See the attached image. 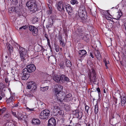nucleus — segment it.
<instances>
[{
    "label": "nucleus",
    "instance_id": "nucleus-1",
    "mask_svg": "<svg viewBox=\"0 0 126 126\" xmlns=\"http://www.w3.org/2000/svg\"><path fill=\"white\" fill-rule=\"evenodd\" d=\"M26 5L33 13L38 10L37 6L35 0H30L28 1L26 3Z\"/></svg>",
    "mask_w": 126,
    "mask_h": 126
},
{
    "label": "nucleus",
    "instance_id": "nucleus-2",
    "mask_svg": "<svg viewBox=\"0 0 126 126\" xmlns=\"http://www.w3.org/2000/svg\"><path fill=\"white\" fill-rule=\"evenodd\" d=\"M50 110L47 109H45L42 111L39 115V118L42 120H47L50 116Z\"/></svg>",
    "mask_w": 126,
    "mask_h": 126
},
{
    "label": "nucleus",
    "instance_id": "nucleus-3",
    "mask_svg": "<svg viewBox=\"0 0 126 126\" xmlns=\"http://www.w3.org/2000/svg\"><path fill=\"white\" fill-rule=\"evenodd\" d=\"M89 77L90 81L91 83L93 82L95 84H97L98 83V82L97 81V79L96 77V74L95 71L94 69H92L90 71Z\"/></svg>",
    "mask_w": 126,
    "mask_h": 126
},
{
    "label": "nucleus",
    "instance_id": "nucleus-4",
    "mask_svg": "<svg viewBox=\"0 0 126 126\" xmlns=\"http://www.w3.org/2000/svg\"><path fill=\"white\" fill-rule=\"evenodd\" d=\"M36 67L33 64H31L26 66V68L24 69L26 70V71L28 73H30L34 72L35 70Z\"/></svg>",
    "mask_w": 126,
    "mask_h": 126
},
{
    "label": "nucleus",
    "instance_id": "nucleus-5",
    "mask_svg": "<svg viewBox=\"0 0 126 126\" xmlns=\"http://www.w3.org/2000/svg\"><path fill=\"white\" fill-rule=\"evenodd\" d=\"M26 69H23L22 72L23 73V75H22L21 79L22 80H26L29 78L30 76V73H28L26 71Z\"/></svg>",
    "mask_w": 126,
    "mask_h": 126
},
{
    "label": "nucleus",
    "instance_id": "nucleus-6",
    "mask_svg": "<svg viewBox=\"0 0 126 126\" xmlns=\"http://www.w3.org/2000/svg\"><path fill=\"white\" fill-rule=\"evenodd\" d=\"M63 86L57 84L55 87V91L56 94H60V92L62 91Z\"/></svg>",
    "mask_w": 126,
    "mask_h": 126
},
{
    "label": "nucleus",
    "instance_id": "nucleus-7",
    "mask_svg": "<svg viewBox=\"0 0 126 126\" xmlns=\"http://www.w3.org/2000/svg\"><path fill=\"white\" fill-rule=\"evenodd\" d=\"M56 125V120L54 118L51 117L48 120L47 126H55Z\"/></svg>",
    "mask_w": 126,
    "mask_h": 126
},
{
    "label": "nucleus",
    "instance_id": "nucleus-8",
    "mask_svg": "<svg viewBox=\"0 0 126 126\" xmlns=\"http://www.w3.org/2000/svg\"><path fill=\"white\" fill-rule=\"evenodd\" d=\"M79 16L82 20H84L87 18V16L86 12L78 13Z\"/></svg>",
    "mask_w": 126,
    "mask_h": 126
},
{
    "label": "nucleus",
    "instance_id": "nucleus-9",
    "mask_svg": "<svg viewBox=\"0 0 126 126\" xmlns=\"http://www.w3.org/2000/svg\"><path fill=\"white\" fill-rule=\"evenodd\" d=\"M65 97L64 101L65 102H69L73 99L72 95L70 94H68Z\"/></svg>",
    "mask_w": 126,
    "mask_h": 126
},
{
    "label": "nucleus",
    "instance_id": "nucleus-10",
    "mask_svg": "<svg viewBox=\"0 0 126 126\" xmlns=\"http://www.w3.org/2000/svg\"><path fill=\"white\" fill-rule=\"evenodd\" d=\"M61 81L62 83H64L65 82H68L69 81V79L66 76L62 75L60 76Z\"/></svg>",
    "mask_w": 126,
    "mask_h": 126
},
{
    "label": "nucleus",
    "instance_id": "nucleus-11",
    "mask_svg": "<svg viewBox=\"0 0 126 126\" xmlns=\"http://www.w3.org/2000/svg\"><path fill=\"white\" fill-rule=\"evenodd\" d=\"M57 99L61 102L64 101L65 96L63 95L62 94L60 93L56 95Z\"/></svg>",
    "mask_w": 126,
    "mask_h": 126
},
{
    "label": "nucleus",
    "instance_id": "nucleus-12",
    "mask_svg": "<svg viewBox=\"0 0 126 126\" xmlns=\"http://www.w3.org/2000/svg\"><path fill=\"white\" fill-rule=\"evenodd\" d=\"M94 54L95 56L99 60H100L101 59V56L100 53L99 51L97 50H95L94 51Z\"/></svg>",
    "mask_w": 126,
    "mask_h": 126
},
{
    "label": "nucleus",
    "instance_id": "nucleus-13",
    "mask_svg": "<svg viewBox=\"0 0 126 126\" xmlns=\"http://www.w3.org/2000/svg\"><path fill=\"white\" fill-rule=\"evenodd\" d=\"M78 53L79 55H81L79 56L81 58V59H83L87 54L86 51L84 50H80L79 51Z\"/></svg>",
    "mask_w": 126,
    "mask_h": 126
},
{
    "label": "nucleus",
    "instance_id": "nucleus-14",
    "mask_svg": "<svg viewBox=\"0 0 126 126\" xmlns=\"http://www.w3.org/2000/svg\"><path fill=\"white\" fill-rule=\"evenodd\" d=\"M63 3L61 1L59 2L58 3H57L56 6L57 9L60 11H62L63 10Z\"/></svg>",
    "mask_w": 126,
    "mask_h": 126
},
{
    "label": "nucleus",
    "instance_id": "nucleus-15",
    "mask_svg": "<svg viewBox=\"0 0 126 126\" xmlns=\"http://www.w3.org/2000/svg\"><path fill=\"white\" fill-rule=\"evenodd\" d=\"M20 56L21 58V61H24L25 60L26 58H27L28 57L27 52H25V53L20 54Z\"/></svg>",
    "mask_w": 126,
    "mask_h": 126
},
{
    "label": "nucleus",
    "instance_id": "nucleus-16",
    "mask_svg": "<svg viewBox=\"0 0 126 126\" xmlns=\"http://www.w3.org/2000/svg\"><path fill=\"white\" fill-rule=\"evenodd\" d=\"M82 38V39L87 42H88L90 40L89 35L87 34H84Z\"/></svg>",
    "mask_w": 126,
    "mask_h": 126
},
{
    "label": "nucleus",
    "instance_id": "nucleus-17",
    "mask_svg": "<svg viewBox=\"0 0 126 126\" xmlns=\"http://www.w3.org/2000/svg\"><path fill=\"white\" fill-rule=\"evenodd\" d=\"M120 97L121 98V103H119V104H121L122 106H124L126 102V99L125 96L122 97V96L120 95Z\"/></svg>",
    "mask_w": 126,
    "mask_h": 126
},
{
    "label": "nucleus",
    "instance_id": "nucleus-18",
    "mask_svg": "<svg viewBox=\"0 0 126 126\" xmlns=\"http://www.w3.org/2000/svg\"><path fill=\"white\" fill-rule=\"evenodd\" d=\"M54 109L53 110V112L56 113L57 114L58 113L61 114V113H60V112L59 111L60 110V108L56 106L54 107Z\"/></svg>",
    "mask_w": 126,
    "mask_h": 126
},
{
    "label": "nucleus",
    "instance_id": "nucleus-19",
    "mask_svg": "<svg viewBox=\"0 0 126 126\" xmlns=\"http://www.w3.org/2000/svg\"><path fill=\"white\" fill-rule=\"evenodd\" d=\"M61 75L59 76L58 75H55L54 76L53 79L56 82L59 83L61 82V79L60 78Z\"/></svg>",
    "mask_w": 126,
    "mask_h": 126
},
{
    "label": "nucleus",
    "instance_id": "nucleus-20",
    "mask_svg": "<svg viewBox=\"0 0 126 126\" xmlns=\"http://www.w3.org/2000/svg\"><path fill=\"white\" fill-rule=\"evenodd\" d=\"M14 8H15L14 12L17 13L19 14L20 11V5H17V6L14 7Z\"/></svg>",
    "mask_w": 126,
    "mask_h": 126
},
{
    "label": "nucleus",
    "instance_id": "nucleus-21",
    "mask_svg": "<svg viewBox=\"0 0 126 126\" xmlns=\"http://www.w3.org/2000/svg\"><path fill=\"white\" fill-rule=\"evenodd\" d=\"M86 12L84 6L82 5H81L78 11V13H80Z\"/></svg>",
    "mask_w": 126,
    "mask_h": 126
},
{
    "label": "nucleus",
    "instance_id": "nucleus-22",
    "mask_svg": "<svg viewBox=\"0 0 126 126\" xmlns=\"http://www.w3.org/2000/svg\"><path fill=\"white\" fill-rule=\"evenodd\" d=\"M65 66L67 67H71L72 65L71 61L69 60L66 59L65 62Z\"/></svg>",
    "mask_w": 126,
    "mask_h": 126
},
{
    "label": "nucleus",
    "instance_id": "nucleus-23",
    "mask_svg": "<svg viewBox=\"0 0 126 126\" xmlns=\"http://www.w3.org/2000/svg\"><path fill=\"white\" fill-rule=\"evenodd\" d=\"M7 47L8 48V49L10 53H11L13 51V47L10 44H7Z\"/></svg>",
    "mask_w": 126,
    "mask_h": 126
},
{
    "label": "nucleus",
    "instance_id": "nucleus-24",
    "mask_svg": "<svg viewBox=\"0 0 126 126\" xmlns=\"http://www.w3.org/2000/svg\"><path fill=\"white\" fill-rule=\"evenodd\" d=\"M34 83L33 81H30L28 83L27 85V88L29 89H30L32 88V84Z\"/></svg>",
    "mask_w": 126,
    "mask_h": 126
},
{
    "label": "nucleus",
    "instance_id": "nucleus-25",
    "mask_svg": "<svg viewBox=\"0 0 126 126\" xmlns=\"http://www.w3.org/2000/svg\"><path fill=\"white\" fill-rule=\"evenodd\" d=\"M32 122L33 124H34L38 125L40 123V121L38 119H33Z\"/></svg>",
    "mask_w": 126,
    "mask_h": 126
},
{
    "label": "nucleus",
    "instance_id": "nucleus-26",
    "mask_svg": "<svg viewBox=\"0 0 126 126\" xmlns=\"http://www.w3.org/2000/svg\"><path fill=\"white\" fill-rule=\"evenodd\" d=\"M32 34L34 36H36L38 33V30L36 27L32 31Z\"/></svg>",
    "mask_w": 126,
    "mask_h": 126
},
{
    "label": "nucleus",
    "instance_id": "nucleus-27",
    "mask_svg": "<svg viewBox=\"0 0 126 126\" xmlns=\"http://www.w3.org/2000/svg\"><path fill=\"white\" fill-rule=\"evenodd\" d=\"M19 53L20 54H23L25 53V52H27V51H25V49L21 47H19Z\"/></svg>",
    "mask_w": 126,
    "mask_h": 126
},
{
    "label": "nucleus",
    "instance_id": "nucleus-28",
    "mask_svg": "<svg viewBox=\"0 0 126 126\" xmlns=\"http://www.w3.org/2000/svg\"><path fill=\"white\" fill-rule=\"evenodd\" d=\"M59 42L60 43V44L61 46H62V47H63L64 46L65 44L64 43V41L62 39V37H61V38H60Z\"/></svg>",
    "mask_w": 126,
    "mask_h": 126
},
{
    "label": "nucleus",
    "instance_id": "nucleus-29",
    "mask_svg": "<svg viewBox=\"0 0 126 126\" xmlns=\"http://www.w3.org/2000/svg\"><path fill=\"white\" fill-rule=\"evenodd\" d=\"M39 19L38 17H34L32 18V22L34 24L38 22Z\"/></svg>",
    "mask_w": 126,
    "mask_h": 126
},
{
    "label": "nucleus",
    "instance_id": "nucleus-30",
    "mask_svg": "<svg viewBox=\"0 0 126 126\" xmlns=\"http://www.w3.org/2000/svg\"><path fill=\"white\" fill-rule=\"evenodd\" d=\"M66 10L68 13L72 12V9L69 5L68 4L67 7H66Z\"/></svg>",
    "mask_w": 126,
    "mask_h": 126
},
{
    "label": "nucleus",
    "instance_id": "nucleus-31",
    "mask_svg": "<svg viewBox=\"0 0 126 126\" xmlns=\"http://www.w3.org/2000/svg\"><path fill=\"white\" fill-rule=\"evenodd\" d=\"M14 100V97L13 96L10 97L9 98H8L6 102L7 103L13 101Z\"/></svg>",
    "mask_w": 126,
    "mask_h": 126
},
{
    "label": "nucleus",
    "instance_id": "nucleus-32",
    "mask_svg": "<svg viewBox=\"0 0 126 126\" xmlns=\"http://www.w3.org/2000/svg\"><path fill=\"white\" fill-rule=\"evenodd\" d=\"M46 105L44 103L42 102H41L40 105L39 106L40 108L41 109H43L46 108Z\"/></svg>",
    "mask_w": 126,
    "mask_h": 126
},
{
    "label": "nucleus",
    "instance_id": "nucleus-33",
    "mask_svg": "<svg viewBox=\"0 0 126 126\" xmlns=\"http://www.w3.org/2000/svg\"><path fill=\"white\" fill-rule=\"evenodd\" d=\"M98 105L97 103L95 106L94 112L96 114L98 112Z\"/></svg>",
    "mask_w": 126,
    "mask_h": 126
},
{
    "label": "nucleus",
    "instance_id": "nucleus-34",
    "mask_svg": "<svg viewBox=\"0 0 126 126\" xmlns=\"http://www.w3.org/2000/svg\"><path fill=\"white\" fill-rule=\"evenodd\" d=\"M103 62H104L105 66L106 67V68H108V67L109 65V61H107L105 59H103Z\"/></svg>",
    "mask_w": 126,
    "mask_h": 126
},
{
    "label": "nucleus",
    "instance_id": "nucleus-35",
    "mask_svg": "<svg viewBox=\"0 0 126 126\" xmlns=\"http://www.w3.org/2000/svg\"><path fill=\"white\" fill-rule=\"evenodd\" d=\"M5 87V85L2 83H0V91H2L4 88Z\"/></svg>",
    "mask_w": 126,
    "mask_h": 126
},
{
    "label": "nucleus",
    "instance_id": "nucleus-36",
    "mask_svg": "<svg viewBox=\"0 0 126 126\" xmlns=\"http://www.w3.org/2000/svg\"><path fill=\"white\" fill-rule=\"evenodd\" d=\"M11 2L13 5H18V1L17 0H12Z\"/></svg>",
    "mask_w": 126,
    "mask_h": 126
},
{
    "label": "nucleus",
    "instance_id": "nucleus-37",
    "mask_svg": "<svg viewBox=\"0 0 126 126\" xmlns=\"http://www.w3.org/2000/svg\"><path fill=\"white\" fill-rule=\"evenodd\" d=\"M48 89V87L47 86L43 87H41L40 88L41 90L43 92H44L46 90H47Z\"/></svg>",
    "mask_w": 126,
    "mask_h": 126
},
{
    "label": "nucleus",
    "instance_id": "nucleus-38",
    "mask_svg": "<svg viewBox=\"0 0 126 126\" xmlns=\"http://www.w3.org/2000/svg\"><path fill=\"white\" fill-rule=\"evenodd\" d=\"M68 4L65 3H63L62 7L63 8V10L64 11H65V10L66 9V7H67Z\"/></svg>",
    "mask_w": 126,
    "mask_h": 126
},
{
    "label": "nucleus",
    "instance_id": "nucleus-39",
    "mask_svg": "<svg viewBox=\"0 0 126 126\" xmlns=\"http://www.w3.org/2000/svg\"><path fill=\"white\" fill-rule=\"evenodd\" d=\"M44 36L47 39V44L49 45L50 44V40L48 38V35L47 34H45Z\"/></svg>",
    "mask_w": 126,
    "mask_h": 126
},
{
    "label": "nucleus",
    "instance_id": "nucleus-40",
    "mask_svg": "<svg viewBox=\"0 0 126 126\" xmlns=\"http://www.w3.org/2000/svg\"><path fill=\"white\" fill-rule=\"evenodd\" d=\"M15 8L14 7H13L9 8L8 9V10L10 13L14 12Z\"/></svg>",
    "mask_w": 126,
    "mask_h": 126
},
{
    "label": "nucleus",
    "instance_id": "nucleus-41",
    "mask_svg": "<svg viewBox=\"0 0 126 126\" xmlns=\"http://www.w3.org/2000/svg\"><path fill=\"white\" fill-rule=\"evenodd\" d=\"M78 116H77V117L80 119L82 116V113L81 112L79 111L78 113Z\"/></svg>",
    "mask_w": 126,
    "mask_h": 126
},
{
    "label": "nucleus",
    "instance_id": "nucleus-42",
    "mask_svg": "<svg viewBox=\"0 0 126 126\" xmlns=\"http://www.w3.org/2000/svg\"><path fill=\"white\" fill-rule=\"evenodd\" d=\"M6 109V108L5 107H3L1 109H0L1 114L3 113Z\"/></svg>",
    "mask_w": 126,
    "mask_h": 126
},
{
    "label": "nucleus",
    "instance_id": "nucleus-43",
    "mask_svg": "<svg viewBox=\"0 0 126 126\" xmlns=\"http://www.w3.org/2000/svg\"><path fill=\"white\" fill-rule=\"evenodd\" d=\"M71 3L72 4L74 5L75 4H78V2L76 0H71Z\"/></svg>",
    "mask_w": 126,
    "mask_h": 126
},
{
    "label": "nucleus",
    "instance_id": "nucleus-44",
    "mask_svg": "<svg viewBox=\"0 0 126 126\" xmlns=\"http://www.w3.org/2000/svg\"><path fill=\"white\" fill-rule=\"evenodd\" d=\"M60 68H64L65 67L64 63L63 62H62L60 64Z\"/></svg>",
    "mask_w": 126,
    "mask_h": 126
},
{
    "label": "nucleus",
    "instance_id": "nucleus-45",
    "mask_svg": "<svg viewBox=\"0 0 126 126\" xmlns=\"http://www.w3.org/2000/svg\"><path fill=\"white\" fill-rule=\"evenodd\" d=\"M35 27L33 26H30L29 27V30L30 31L32 32Z\"/></svg>",
    "mask_w": 126,
    "mask_h": 126
},
{
    "label": "nucleus",
    "instance_id": "nucleus-46",
    "mask_svg": "<svg viewBox=\"0 0 126 126\" xmlns=\"http://www.w3.org/2000/svg\"><path fill=\"white\" fill-rule=\"evenodd\" d=\"M32 87V89L35 90L36 88V84L34 82V83L33 84Z\"/></svg>",
    "mask_w": 126,
    "mask_h": 126
},
{
    "label": "nucleus",
    "instance_id": "nucleus-47",
    "mask_svg": "<svg viewBox=\"0 0 126 126\" xmlns=\"http://www.w3.org/2000/svg\"><path fill=\"white\" fill-rule=\"evenodd\" d=\"M55 50L57 52H58L59 51V46L57 45L55 46Z\"/></svg>",
    "mask_w": 126,
    "mask_h": 126
},
{
    "label": "nucleus",
    "instance_id": "nucleus-48",
    "mask_svg": "<svg viewBox=\"0 0 126 126\" xmlns=\"http://www.w3.org/2000/svg\"><path fill=\"white\" fill-rule=\"evenodd\" d=\"M82 29L81 28H78L76 30V32H82Z\"/></svg>",
    "mask_w": 126,
    "mask_h": 126
},
{
    "label": "nucleus",
    "instance_id": "nucleus-49",
    "mask_svg": "<svg viewBox=\"0 0 126 126\" xmlns=\"http://www.w3.org/2000/svg\"><path fill=\"white\" fill-rule=\"evenodd\" d=\"M89 107L88 106H86L85 107V110L86 112L88 113V110Z\"/></svg>",
    "mask_w": 126,
    "mask_h": 126
},
{
    "label": "nucleus",
    "instance_id": "nucleus-50",
    "mask_svg": "<svg viewBox=\"0 0 126 126\" xmlns=\"http://www.w3.org/2000/svg\"><path fill=\"white\" fill-rule=\"evenodd\" d=\"M27 28V27L25 25L19 28V29L20 30H21L23 29L24 30H25Z\"/></svg>",
    "mask_w": 126,
    "mask_h": 126
},
{
    "label": "nucleus",
    "instance_id": "nucleus-51",
    "mask_svg": "<svg viewBox=\"0 0 126 126\" xmlns=\"http://www.w3.org/2000/svg\"><path fill=\"white\" fill-rule=\"evenodd\" d=\"M79 112V110H76L73 111V113L74 115H76L78 114Z\"/></svg>",
    "mask_w": 126,
    "mask_h": 126
},
{
    "label": "nucleus",
    "instance_id": "nucleus-52",
    "mask_svg": "<svg viewBox=\"0 0 126 126\" xmlns=\"http://www.w3.org/2000/svg\"><path fill=\"white\" fill-rule=\"evenodd\" d=\"M51 20L52 21V23L53 22V21H52V19H51ZM49 21H51V20H49ZM53 23H51V22H50V24H49L48 25V26H47V25L46 26V27H51V26H52V25H53Z\"/></svg>",
    "mask_w": 126,
    "mask_h": 126
},
{
    "label": "nucleus",
    "instance_id": "nucleus-53",
    "mask_svg": "<svg viewBox=\"0 0 126 126\" xmlns=\"http://www.w3.org/2000/svg\"><path fill=\"white\" fill-rule=\"evenodd\" d=\"M0 95H1L2 97H3L4 96L5 94L2 91H0Z\"/></svg>",
    "mask_w": 126,
    "mask_h": 126
},
{
    "label": "nucleus",
    "instance_id": "nucleus-54",
    "mask_svg": "<svg viewBox=\"0 0 126 126\" xmlns=\"http://www.w3.org/2000/svg\"><path fill=\"white\" fill-rule=\"evenodd\" d=\"M26 109L28 111H32L34 110V108L33 109H30L28 107H27L26 108Z\"/></svg>",
    "mask_w": 126,
    "mask_h": 126
},
{
    "label": "nucleus",
    "instance_id": "nucleus-55",
    "mask_svg": "<svg viewBox=\"0 0 126 126\" xmlns=\"http://www.w3.org/2000/svg\"><path fill=\"white\" fill-rule=\"evenodd\" d=\"M33 95L32 94H27V96L28 97H31L33 96Z\"/></svg>",
    "mask_w": 126,
    "mask_h": 126
},
{
    "label": "nucleus",
    "instance_id": "nucleus-56",
    "mask_svg": "<svg viewBox=\"0 0 126 126\" xmlns=\"http://www.w3.org/2000/svg\"><path fill=\"white\" fill-rule=\"evenodd\" d=\"M12 113L13 114V115L15 117H17V115H16V113L15 112H13L12 111Z\"/></svg>",
    "mask_w": 126,
    "mask_h": 126
},
{
    "label": "nucleus",
    "instance_id": "nucleus-57",
    "mask_svg": "<svg viewBox=\"0 0 126 126\" xmlns=\"http://www.w3.org/2000/svg\"><path fill=\"white\" fill-rule=\"evenodd\" d=\"M5 116L6 117H10V115L9 114H6L4 116V117Z\"/></svg>",
    "mask_w": 126,
    "mask_h": 126
},
{
    "label": "nucleus",
    "instance_id": "nucleus-58",
    "mask_svg": "<svg viewBox=\"0 0 126 126\" xmlns=\"http://www.w3.org/2000/svg\"><path fill=\"white\" fill-rule=\"evenodd\" d=\"M97 91L98 92V93L100 92V88H97Z\"/></svg>",
    "mask_w": 126,
    "mask_h": 126
},
{
    "label": "nucleus",
    "instance_id": "nucleus-59",
    "mask_svg": "<svg viewBox=\"0 0 126 126\" xmlns=\"http://www.w3.org/2000/svg\"><path fill=\"white\" fill-rule=\"evenodd\" d=\"M90 55L92 58H94V56L91 52L90 53Z\"/></svg>",
    "mask_w": 126,
    "mask_h": 126
},
{
    "label": "nucleus",
    "instance_id": "nucleus-60",
    "mask_svg": "<svg viewBox=\"0 0 126 126\" xmlns=\"http://www.w3.org/2000/svg\"><path fill=\"white\" fill-rule=\"evenodd\" d=\"M106 18L109 20H110L111 18L110 17L108 16L107 17H106Z\"/></svg>",
    "mask_w": 126,
    "mask_h": 126
},
{
    "label": "nucleus",
    "instance_id": "nucleus-61",
    "mask_svg": "<svg viewBox=\"0 0 126 126\" xmlns=\"http://www.w3.org/2000/svg\"><path fill=\"white\" fill-rule=\"evenodd\" d=\"M5 80L6 83H7L8 81V79L7 78H5Z\"/></svg>",
    "mask_w": 126,
    "mask_h": 126
},
{
    "label": "nucleus",
    "instance_id": "nucleus-62",
    "mask_svg": "<svg viewBox=\"0 0 126 126\" xmlns=\"http://www.w3.org/2000/svg\"><path fill=\"white\" fill-rule=\"evenodd\" d=\"M18 105L17 104H15L14 107H17L18 106Z\"/></svg>",
    "mask_w": 126,
    "mask_h": 126
},
{
    "label": "nucleus",
    "instance_id": "nucleus-63",
    "mask_svg": "<svg viewBox=\"0 0 126 126\" xmlns=\"http://www.w3.org/2000/svg\"><path fill=\"white\" fill-rule=\"evenodd\" d=\"M48 13L51 14V11L50 10L48 12Z\"/></svg>",
    "mask_w": 126,
    "mask_h": 126
},
{
    "label": "nucleus",
    "instance_id": "nucleus-64",
    "mask_svg": "<svg viewBox=\"0 0 126 126\" xmlns=\"http://www.w3.org/2000/svg\"><path fill=\"white\" fill-rule=\"evenodd\" d=\"M104 93H106V91L105 89H104Z\"/></svg>",
    "mask_w": 126,
    "mask_h": 126
}]
</instances>
